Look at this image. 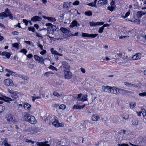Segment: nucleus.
<instances>
[{"label":"nucleus","mask_w":146,"mask_h":146,"mask_svg":"<svg viewBox=\"0 0 146 146\" xmlns=\"http://www.w3.org/2000/svg\"><path fill=\"white\" fill-rule=\"evenodd\" d=\"M23 120L31 124H35L37 122V120L35 117L28 113L25 112L23 115Z\"/></svg>","instance_id":"1"},{"label":"nucleus","mask_w":146,"mask_h":146,"mask_svg":"<svg viewBox=\"0 0 146 146\" xmlns=\"http://www.w3.org/2000/svg\"><path fill=\"white\" fill-rule=\"evenodd\" d=\"M46 25L48 26L47 29H48V33L46 35V36L51 39L53 38L54 37L50 36V35L48 34V33H50V32H51V34H53L54 31L57 29V26L55 25H53L52 24L49 23H46Z\"/></svg>","instance_id":"2"},{"label":"nucleus","mask_w":146,"mask_h":146,"mask_svg":"<svg viewBox=\"0 0 146 146\" xmlns=\"http://www.w3.org/2000/svg\"><path fill=\"white\" fill-rule=\"evenodd\" d=\"M3 100L7 102L8 105L11 106H13V103L16 102L14 99L12 100L11 98L4 96H2V97L0 96V104L3 103Z\"/></svg>","instance_id":"3"},{"label":"nucleus","mask_w":146,"mask_h":146,"mask_svg":"<svg viewBox=\"0 0 146 146\" xmlns=\"http://www.w3.org/2000/svg\"><path fill=\"white\" fill-rule=\"evenodd\" d=\"M126 132V131L124 129H121L118 132V136L120 141L125 139L126 136L125 134Z\"/></svg>","instance_id":"4"},{"label":"nucleus","mask_w":146,"mask_h":146,"mask_svg":"<svg viewBox=\"0 0 146 146\" xmlns=\"http://www.w3.org/2000/svg\"><path fill=\"white\" fill-rule=\"evenodd\" d=\"M15 114L14 113L9 114L6 117L7 120L8 122L15 121L14 115Z\"/></svg>","instance_id":"5"},{"label":"nucleus","mask_w":146,"mask_h":146,"mask_svg":"<svg viewBox=\"0 0 146 146\" xmlns=\"http://www.w3.org/2000/svg\"><path fill=\"white\" fill-rule=\"evenodd\" d=\"M119 88L115 87H111L110 93L115 95H117L119 94Z\"/></svg>","instance_id":"6"},{"label":"nucleus","mask_w":146,"mask_h":146,"mask_svg":"<svg viewBox=\"0 0 146 146\" xmlns=\"http://www.w3.org/2000/svg\"><path fill=\"white\" fill-rule=\"evenodd\" d=\"M119 94L120 93L123 96H128L129 94L131 93V91L121 88H119Z\"/></svg>","instance_id":"7"},{"label":"nucleus","mask_w":146,"mask_h":146,"mask_svg":"<svg viewBox=\"0 0 146 146\" xmlns=\"http://www.w3.org/2000/svg\"><path fill=\"white\" fill-rule=\"evenodd\" d=\"M29 130L32 134H35L40 131V129L39 127L35 126L31 128H29Z\"/></svg>","instance_id":"8"},{"label":"nucleus","mask_w":146,"mask_h":146,"mask_svg":"<svg viewBox=\"0 0 146 146\" xmlns=\"http://www.w3.org/2000/svg\"><path fill=\"white\" fill-rule=\"evenodd\" d=\"M64 77L66 79L68 80L71 78L72 77V73L69 71L65 70L64 71Z\"/></svg>","instance_id":"9"},{"label":"nucleus","mask_w":146,"mask_h":146,"mask_svg":"<svg viewBox=\"0 0 146 146\" xmlns=\"http://www.w3.org/2000/svg\"><path fill=\"white\" fill-rule=\"evenodd\" d=\"M4 84L7 86H12L13 85V81L9 79H6L4 80Z\"/></svg>","instance_id":"10"},{"label":"nucleus","mask_w":146,"mask_h":146,"mask_svg":"<svg viewBox=\"0 0 146 146\" xmlns=\"http://www.w3.org/2000/svg\"><path fill=\"white\" fill-rule=\"evenodd\" d=\"M63 67L66 69V70H70V67L68 64L65 61L61 62Z\"/></svg>","instance_id":"11"},{"label":"nucleus","mask_w":146,"mask_h":146,"mask_svg":"<svg viewBox=\"0 0 146 146\" xmlns=\"http://www.w3.org/2000/svg\"><path fill=\"white\" fill-rule=\"evenodd\" d=\"M107 0H100L97 3V5L98 7H101L105 5L107 3Z\"/></svg>","instance_id":"12"},{"label":"nucleus","mask_w":146,"mask_h":146,"mask_svg":"<svg viewBox=\"0 0 146 146\" xmlns=\"http://www.w3.org/2000/svg\"><path fill=\"white\" fill-rule=\"evenodd\" d=\"M104 23L103 22H90L89 24L91 27H95L96 25H103Z\"/></svg>","instance_id":"13"},{"label":"nucleus","mask_w":146,"mask_h":146,"mask_svg":"<svg viewBox=\"0 0 146 146\" xmlns=\"http://www.w3.org/2000/svg\"><path fill=\"white\" fill-rule=\"evenodd\" d=\"M62 35L63 41H66L69 39L70 36H71V33L69 32V33L67 34H63Z\"/></svg>","instance_id":"14"},{"label":"nucleus","mask_w":146,"mask_h":146,"mask_svg":"<svg viewBox=\"0 0 146 146\" xmlns=\"http://www.w3.org/2000/svg\"><path fill=\"white\" fill-rule=\"evenodd\" d=\"M146 14L145 12L139 11L137 12L136 16L137 18H140L143 16L145 15Z\"/></svg>","instance_id":"15"},{"label":"nucleus","mask_w":146,"mask_h":146,"mask_svg":"<svg viewBox=\"0 0 146 146\" xmlns=\"http://www.w3.org/2000/svg\"><path fill=\"white\" fill-rule=\"evenodd\" d=\"M47 120H48V119L50 120V122L52 123L53 121H54V120H56L57 119V117L54 116L52 115H49L48 116V117H47Z\"/></svg>","instance_id":"16"},{"label":"nucleus","mask_w":146,"mask_h":146,"mask_svg":"<svg viewBox=\"0 0 146 146\" xmlns=\"http://www.w3.org/2000/svg\"><path fill=\"white\" fill-rule=\"evenodd\" d=\"M111 87L108 86H102V89L105 92H110Z\"/></svg>","instance_id":"17"},{"label":"nucleus","mask_w":146,"mask_h":146,"mask_svg":"<svg viewBox=\"0 0 146 146\" xmlns=\"http://www.w3.org/2000/svg\"><path fill=\"white\" fill-rule=\"evenodd\" d=\"M85 106H86L85 104H84L82 106H79L78 105H75L73 107L72 109L81 110L83 109Z\"/></svg>","instance_id":"18"},{"label":"nucleus","mask_w":146,"mask_h":146,"mask_svg":"<svg viewBox=\"0 0 146 146\" xmlns=\"http://www.w3.org/2000/svg\"><path fill=\"white\" fill-rule=\"evenodd\" d=\"M141 55L140 53H137L133 56L132 59L133 60H139L141 58Z\"/></svg>","instance_id":"19"},{"label":"nucleus","mask_w":146,"mask_h":146,"mask_svg":"<svg viewBox=\"0 0 146 146\" xmlns=\"http://www.w3.org/2000/svg\"><path fill=\"white\" fill-rule=\"evenodd\" d=\"M60 31L63 33L64 34H67L69 33H71V31H70L69 29H66L65 28L62 27L60 28Z\"/></svg>","instance_id":"20"},{"label":"nucleus","mask_w":146,"mask_h":146,"mask_svg":"<svg viewBox=\"0 0 146 146\" xmlns=\"http://www.w3.org/2000/svg\"><path fill=\"white\" fill-rule=\"evenodd\" d=\"M80 26V24L78 23L75 20H74L71 23V24L70 25V27L71 28H72L73 27L75 26Z\"/></svg>","instance_id":"21"},{"label":"nucleus","mask_w":146,"mask_h":146,"mask_svg":"<svg viewBox=\"0 0 146 146\" xmlns=\"http://www.w3.org/2000/svg\"><path fill=\"white\" fill-rule=\"evenodd\" d=\"M41 18L37 16H35L31 18V20L33 21L34 22L39 21H41Z\"/></svg>","instance_id":"22"},{"label":"nucleus","mask_w":146,"mask_h":146,"mask_svg":"<svg viewBox=\"0 0 146 146\" xmlns=\"http://www.w3.org/2000/svg\"><path fill=\"white\" fill-rule=\"evenodd\" d=\"M54 126L61 127L62 126V124L59 123L57 119L54 120L52 123Z\"/></svg>","instance_id":"23"},{"label":"nucleus","mask_w":146,"mask_h":146,"mask_svg":"<svg viewBox=\"0 0 146 146\" xmlns=\"http://www.w3.org/2000/svg\"><path fill=\"white\" fill-rule=\"evenodd\" d=\"M11 95L13 98L15 100H16L17 98H19L18 93L15 91H14L13 92Z\"/></svg>","instance_id":"24"},{"label":"nucleus","mask_w":146,"mask_h":146,"mask_svg":"<svg viewBox=\"0 0 146 146\" xmlns=\"http://www.w3.org/2000/svg\"><path fill=\"white\" fill-rule=\"evenodd\" d=\"M124 84L127 87H137V86L135 84H132L126 82H124Z\"/></svg>","instance_id":"25"},{"label":"nucleus","mask_w":146,"mask_h":146,"mask_svg":"<svg viewBox=\"0 0 146 146\" xmlns=\"http://www.w3.org/2000/svg\"><path fill=\"white\" fill-rule=\"evenodd\" d=\"M31 106L27 103H25L24 104L23 107L26 110H30Z\"/></svg>","instance_id":"26"},{"label":"nucleus","mask_w":146,"mask_h":146,"mask_svg":"<svg viewBox=\"0 0 146 146\" xmlns=\"http://www.w3.org/2000/svg\"><path fill=\"white\" fill-rule=\"evenodd\" d=\"M99 118V116L97 114H94L92 116V120L94 121H97Z\"/></svg>","instance_id":"27"},{"label":"nucleus","mask_w":146,"mask_h":146,"mask_svg":"<svg viewBox=\"0 0 146 146\" xmlns=\"http://www.w3.org/2000/svg\"><path fill=\"white\" fill-rule=\"evenodd\" d=\"M9 17L5 12H2L0 13V18L3 19L4 18Z\"/></svg>","instance_id":"28"},{"label":"nucleus","mask_w":146,"mask_h":146,"mask_svg":"<svg viewBox=\"0 0 146 146\" xmlns=\"http://www.w3.org/2000/svg\"><path fill=\"white\" fill-rule=\"evenodd\" d=\"M1 55L2 56H5L7 58H9L10 56V54L7 52H4L2 53Z\"/></svg>","instance_id":"29"},{"label":"nucleus","mask_w":146,"mask_h":146,"mask_svg":"<svg viewBox=\"0 0 146 146\" xmlns=\"http://www.w3.org/2000/svg\"><path fill=\"white\" fill-rule=\"evenodd\" d=\"M129 21L131 22L136 23L137 24H140V20L138 18L137 19H135V18H133L132 20H129Z\"/></svg>","instance_id":"30"},{"label":"nucleus","mask_w":146,"mask_h":146,"mask_svg":"<svg viewBox=\"0 0 146 146\" xmlns=\"http://www.w3.org/2000/svg\"><path fill=\"white\" fill-rule=\"evenodd\" d=\"M51 49V52L52 54L60 56H62L63 55L62 54L59 53L57 51L55 50H54L53 48H52Z\"/></svg>","instance_id":"31"},{"label":"nucleus","mask_w":146,"mask_h":146,"mask_svg":"<svg viewBox=\"0 0 146 146\" xmlns=\"http://www.w3.org/2000/svg\"><path fill=\"white\" fill-rule=\"evenodd\" d=\"M71 2H69V3L64 2L63 5V7L64 8H68L70 5Z\"/></svg>","instance_id":"32"},{"label":"nucleus","mask_w":146,"mask_h":146,"mask_svg":"<svg viewBox=\"0 0 146 146\" xmlns=\"http://www.w3.org/2000/svg\"><path fill=\"white\" fill-rule=\"evenodd\" d=\"M131 122L133 125L136 126L138 125L139 121L137 119H134Z\"/></svg>","instance_id":"33"},{"label":"nucleus","mask_w":146,"mask_h":146,"mask_svg":"<svg viewBox=\"0 0 146 146\" xmlns=\"http://www.w3.org/2000/svg\"><path fill=\"white\" fill-rule=\"evenodd\" d=\"M87 95L86 94L84 95L79 100L82 102H84L87 100Z\"/></svg>","instance_id":"34"},{"label":"nucleus","mask_w":146,"mask_h":146,"mask_svg":"<svg viewBox=\"0 0 146 146\" xmlns=\"http://www.w3.org/2000/svg\"><path fill=\"white\" fill-rule=\"evenodd\" d=\"M85 14L86 15L90 16H92V12L90 11H86L85 12Z\"/></svg>","instance_id":"35"},{"label":"nucleus","mask_w":146,"mask_h":146,"mask_svg":"<svg viewBox=\"0 0 146 146\" xmlns=\"http://www.w3.org/2000/svg\"><path fill=\"white\" fill-rule=\"evenodd\" d=\"M5 12L6 13V14L8 15L10 17L11 16V13L10 10L8 8H7L5 9Z\"/></svg>","instance_id":"36"},{"label":"nucleus","mask_w":146,"mask_h":146,"mask_svg":"<svg viewBox=\"0 0 146 146\" xmlns=\"http://www.w3.org/2000/svg\"><path fill=\"white\" fill-rule=\"evenodd\" d=\"M141 113L143 117L145 116L146 115V110L144 108L141 109Z\"/></svg>","instance_id":"37"},{"label":"nucleus","mask_w":146,"mask_h":146,"mask_svg":"<svg viewBox=\"0 0 146 146\" xmlns=\"http://www.w3.org/2000/svg\"><path fill=\"white\" fill-rule=\"evenodd\" d=\"M90 34L87 33H82V36L83 37H89Z\"/></svg>","instance_id":"38"},{"label":"nucleus","mask_w":146,"mask_h":146,"mask_svg":"<svg viewBox=\"0 0 146 146\" xmlns=\"http://www.w3.org/2000/svg\"><path fill=\"white\" fill-rule=\"evenodd\" d=\"M136 103L135 102H131L129 104L130 107L131 108H133L135 106Z\"/></svg>","instance_id":"39"},{"label":"nucleus","mask_w":146,"mask_h":146,"mask_svg":"<svg viewBox=\"0 0 146 146\" xmlns=\"http://www.w3.org/2000/svg\"><path fill=\"white\" fill-rule=\"evenodd\" d=\"M98 34H90L89 37L92 38H95L96 37Z\"/></svg>","instance_id":"40"},{"label":"nucleus","mask_w":146,"mask_h":146,"mask_svg":"<svg viewBox=\"0 0 146 146\" xmlns=\"http://www.w3.org/2000/svg\"><path fill=\"white\" fill-rule=\"evenodd\" d=\"M48 20L50 22H53L56 21V19L55 18L51 17H48Z\"/></svg>","instance_id":"41"},{"label":"nucleus","mask_w":146,"mask_h":146,"mask_svg":"<svg viewBox=\"0 0 146 146\" xmlns=\"http://www.w3.org/2000/svg\"><path fill=\"white\" fill-rule=\"evenodd\" d=\"M38 61L41 64L44 63V60L43 57H40Z\"/></svg>","instance_id":"42"},{"label":"nucleus","mask_w":146,"mask_h":146,"mask_svg":"<svg viewBox=\"0 0 146 146\" xmlns=\"http://www.w3.org/2000/svg\"><path fill=\"white\" fill-rule=\"evenodd\" d=\"M36 145L38 146H44V142H37L36 143Z\"/></svg>","instance_id":"43"},{"label":"nucleus","mask_w":146,"mask_h":146,"mask_svg":"<svg viewBox=\"0 0 146 146\" xmlns=\"http://www.w3.org/2000/svg\"><path fill=\"white\" fill-rule=\"evenodd\" d=\"M19 45L18 43H15L12 44V46L13 47L18 49L19 48Z\"/></svg>","instance_id":"44"},{"label":"nucleus","mask_w":146,"mask_h":146,"mask_svg":"<svg viewBox=\"0 0 146 146\" xmlns=\"http://www.w3.org/2000/svg\"><path fill=\"white\" fill-rule=\"evenodd\" d=\"M19 52L23 53L26 55V53L27 52V50L25 49H23L19 51Z\"/></svg>","instance_id":"45"},{"label":"nucleus","mask_w":146,"mask_h":146,"mask_svg":"<svg viewBox=\"0 0 146 146\" xmlns=\"http://www.w3.org/2000/svg\"><path fill=\"white\" fill-rule=\"evenodd\" d=\"M2 144H3L5 146H10V145L7 143V140L5 139L4 140Z\"/></svg>","instance_id":"46"},{"label":"nucleus","mask_w":146,"mask_h":146,"mask_svg":"<svg viewBox=\"0 0 146 146\" xmlns=\"http://www.w3.org/2000/svg\"><path fill=\"white\" fill-rule=\"evenodd\" d=\"M5 107L2 105H0V113L3 111L5 109Z\"/></svg>","instance_id":"47"},{"label":"nucleus","mask_w":146,"mask_h":146,"mask_svg":"<svg viewBox=\"0 0 146 146\" xmlns=\"http://www.w3.org/2000/svg\"><path fill=\"white\" fill-rule=\"evenodd\" d=\"M83 94L82 93L78 94L77 95V96H74V97L75 98H77L78 99L80 98L82 96Z\"/></svg>","instance_id":"48"},{"label":"nucleus","mask_w":146,"mask_h":146,"mask_svg":"<svg viewBox=\"0 0 146 146\" xmlns=\"http://www.w3.org/2000/svg\"><path fill=\"white\" fill-rule=\"evenodd\" d=\"M107 9L110 11L112 12L114 9V7L113 6L108 7Z\"/></svg>","instance_id":"49"},{"label":"nucleus","mask_w":146,"mask_h":146,"mask_svg":"<svg viewBox=\"0 0 146 146\" xmlns=\"http://www.w3.org/2000/svg\"><path fill=\"white\" fill-rule=\"evenodd\" d=\"M130 10H129L126 13L124 17V18L125 19L126 18L130 15Z\"/></svg>","instance_id":"50"},{"label":"nucleus","mask_w":146,"mask_h":146,"mask_svg":"<svg viewBox=\"0 0 146 146\" xmlns=\"http://www.w3.org/2000/svg\"><path fill=\"white\" fill-rule=\"evenodd\" d=\"M104 29V27L103 26L100 27L99 29L98 32L100 33H102Z\"/></svg>","instance_id":"51"},{"label":"nucleus","mask_w":146,"mask_h":146,"mask_svg":"<svg viewBox=\"0 0 146 146\" xmlns=\"http://www.w3.org/2000/svg\"><path fill=\"white\" fill-rule=\"evenodd\" d=\"M35 28L33 27H31L28 28V29L29 31H32L33 32H35Z\"/></svg>","instance_id":"52"},{"label":"nucleus","mask_w":146,"mask_h":146,"mask_svg":"<svg viewBox=\"0 0 146 146\" xmlns=\"http://www.w3.org/2000/svg\"><path fill=\"white\" fill-rule=\"evenodd\" d=\"M5 70L7 72L9 73L10 74L12 75V73H13V72L11 70L6 69Z\"/></svg>","instance_id":"53"},{"label":"nucleus","mask_w":146,"mask_h":146,"mask_svg":"<svg viewBox=\"0 0 146 146\" xmlns=\"http://www.w3.org/2000/svg\"><path fill=\"white\" fill-rule=\"evenodd\" d=\"M88 5L91 6V7H97V6H96V5H95V4H94L93 2L89 3L88 4Z\"/></svg>","instance_id":"54"},{"label":"nucleus","mask_w":146,"mask_h":146,"mask_svg":"<svg viewBox=\"0 0 146 146\" xmlns=\"http://www.w3.org/2000/svg\"><path fill=\"white\" fill-rule=\"evenodd\" d=\"M53 94L54 96L57 97H58L60 96L59 94L56 91H54L53 92Z\"/></svg>","instance_id":"55"},{"label":"nucleus","mask_w":146,"mask_h":146,"mask_svg":"<svg viewBox=\"0 0 146 146\" xmlns=\"http://www.w3.org/2000/svg\"><path fill=\"white\" fill-rule=\"evenodd\" d=\"M139 95L140 96H146V92H144L142 93H139Z\"/></svg>","instance_id":"56"},{"label":"nucleus","mask_w":146,"mask_h":146,"mask_svg":"<svg viewBox=\"0 0 146 146\" xmlns=\"http://www.w3.org/2000/svg\"><path fill=\"white\" fill-rule=\"evenodd\" d=\"M34 57L35 59L37 61L38 60L39 58H40V57L39 56H38V55H34Z\"/></svg>","instance_id":"57"},{"label":"nucleus","mask_w":146,"mask_h":146,"mask_svg":"<svg viewBox=\"0 0 146 146\" xmlns=\"http://www.w3.org/2000/svg\"><path fill=\"white\" fill-rule=\"evenodd\" d=\"M37 45L40 48L41 50H43V46L42 44H40L39 42L37 43Z\"/></svg>","instance_id":"58"},{"label":"nucleus","mask_w":146,"mask_h":146,"mask_svg":"<svg viewBox=\"0 0 146 146\" xmlns=\"http://www.w3.org/2000/svg\"><path fill=\"white\" fill-rule=\"evenodd\" d=\"M79 2L78 1H76L73 3V5H79Z\"/></svg>","instance_id":"59"},{"label":"nucleus","mask_w":146,"mask_h":146,"mask_svg":"<svg viewBox=\"0 0 146 146\" xmlns=\"http://www.w3.org/2000/svg\"><path fill=\"white\" fill-rule=\"evenodd\" d=\"M23 23H25V24L26 26L28 25V21L27 20L25 19H23Z\"/></svg>","instance_id":"60"},{"label":"nucleus","mask_w":146,"mask_h":146,"mask_svg":"<svg viewBox=\"0 0 146 146\" xmlns=\"http://www.w3.org/2000/svg\"><path fill=\"white\" fill-rule=\"evenodd\" d=\"M65 108V106L62 104L59 107V108L61 109H64Z\"/></svg>","instance_id":"61"},{"label":"nucleus","mask_w":146,"mask_h":146,"mask_svg":"<svg viewBox=\"0 0 146 146\" xmlns=\"http://www.w3.org/2000/svg\"><path fill=\"white\" fill-rule=\"evenodd\" d=\"M49 68L52 70H56V68L52 65H50L49 66Z\"/></svg>","instance_id":"62"},{"label":"nucleus","mask_w":146,"mask_h":146,"mask_svg":"<svg viewBox=\"0 0 146 146\" xmlns=\"http://www.w3.org/2000/svg\"><path fill=\"white\" fill-rule=\"evenodd\" d=\"M42 50L40 52V54L42 55H43L46 53V51L44 50Z\"/></svg>","instance_id":"63"},{"label":"nucleus","mask_w":146,"mask_h":146,"mask_svg":"<svg viewBox=\"0 0 146 146\" xmlns=\"http://www.w3.org/2000/svg\"><path fill=\"white\" fill-rule=\"evenodd\" d=\"M12 33L15 35H18L19 34V32L17 31H13Z\"/></svg>","instance_id":"64"}]
</instances>
